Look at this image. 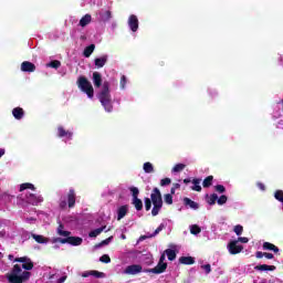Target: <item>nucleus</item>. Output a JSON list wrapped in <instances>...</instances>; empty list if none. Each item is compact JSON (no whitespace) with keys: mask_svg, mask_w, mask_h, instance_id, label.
Masks as SVG:
<instances>
[{"mask_svg":"<svg viewBox=\"0 0 283 283\" xmlns=\"http://www.w3.org/2000/svg\"><path fill=\"white\" fill-rule=\"evenodd\" d=\"M13 262H20L22 265L14 264L10 273L7 274V280L9 283H23L28 282L32 276V271L34 269V262L28 256L15 258Z\"/></svg>","mask_w":283,"mask_h":283,"instance_id":"nucleus-1","label":"nucleus"},{"mask_svg":"<svg viewBox=\"0 0 283 283\" xmlns=\"http://www.w3.org/2000/svg\"><path fill=\"white\" fill-rule=\"evenodd\" d=\"M99 103L104 107L105 112H113L114 105L112 104V94L109 93V82H104L102 85V90L97 96Z\"/></svg>","mask_w":283,"mask_h":283,"instance_id":"nucleus-2","label":"nucleus"},{"mask_svg":"<svg viewBox=\"0 0 283 283\" xmlns=\"http://www.w3.org/2000/svg\"><path fill=\"white\" fill-rule=\"evenodd\" d=\"M150 200L154 205L151 216L156 217L158 213H160V209H163V193L160 192V189H153V192L150 193Z\"/></svg>","mask_w":283,"mask_h":283,"instance_id":"nucleus-3","label":"nucleus"},{"mask_svg":"<svg viewBox=\"0 0 283 283\" xmlns=\"http://www.w3.org/2000/svg\"><path fill=\"white\" fill-rule=\"evenodd\" d=\"M77 87L81 92H84L88 98H94V86H92V82L87 80V77L80 76L77 78Z\"/></svg>","mask_w":283,"mask_h":283,"instance_id":"nucleus-4","label":"nucleus"},{"mask_svg":"<svg viewBox=\"0 0 283 283\" xmlns=\"http://www.w3.org/2000/svg\"><path fill=\"white\" fill-rule=\"evenodd\" d=\"M52 243L56 244H71L72 247H81L83 244V238L81 237H67V238H53Z\"/></svg>","mask_w":283,"mask_h":283,"instance_id":"nucleus-5","label":"nucleus"},{"mask_svg":"<svg viewBox=\"0 0 283 283\" xmlns=\"http://www.w3.org/2000/svg\"><path fill=\"white\" fill-rule=\"evenodd\" d=\"M25 202H28V205H32L33 207H36L39 205H41V202H43V197L41 195H34V193H28L25 195L24 198Z\"/></svg>","mask_w":283,"mask_h":283,"instance_id":"nucleus-6","label":"nucleus"},{"mask_svg":"<svg viewBox=\"0 0 283 283\" xmlns=\"http://www.w3.org/2000/svg\"><path fill=\"white\" fill-rule=\"evenodd\" d=\"M143 272L145 273V270H143V265L140 264H132L124 270L125 275H138V273Z\"/></svg>","mask_w":283,"mask_h":283,"instance_id":"nucleus-7","label":"nucleus"},{"mask_svg":"<svg viewBox=\"0 0 283 283\" xmlns=\"http://www.w3.org/2000/svg\"><path fill=\"white\" fill-rule=\"evenodd\" d=\"M228 251L231 255H238V253H242L244 251L243 245H238V241H230L228 244Z\"/></svg>","mask_w":283,"mask_h":283,"instance_id":"nucleus-8","label":"nucleus"},{"mask_svg":"<svg viewBox=\"0 0 283 283\" xmlns=\"http://www.w3.org/2000/svg\"><path fill=\"white\" fill-rule=\"evenodd\" d=\"M165 271H167V263L158 262L155 268L145 269L144 273H154L155 275H160V273H165Z\"/></svg>","mask_w":283,"mask_h":283,"instance_id":"nucleus-9","label":"nucleus"},{"mask_svg":"<svg viewBox=\"0 0 283 283\" xmlns=\"http://www.w3.org/2000/svg\"><path fill=\"white\" fill-rule=\"evenodd\" d=\"M66 201L69 205V209H74V207L76 206V191H74V189L69 190Z\"/></svg>","mask_w":283,"mask_h":283,"instance_id":"nucleus-10","label":"nucleus"},{"mask_svg":"<svg viewBox=\"0 0 283 283\" xmlns=\"http://www.w3.org/2000/svg\"><path fill=\"white\" fill-rule=\"evenodd\" d=\"M21 72H36V65L30 61H24L21 63Z\"/></svg>","mask_w":283,"mask_h":283,"instance_id":"nucleus-11","label":"nucleus"},{"mask_svg":"<svg viewBox=\"0 0 283 283\" xmlns=\"http://www.w3.org/2000/svg\"><path fill=\"white\" fill-rule=\"evenodd\" d=\"M128 27L132 32H138V17H136L135 14L129 15Z\"/></svg>","mask_w":283,"mask_h":283,"instance_id":"nucleus-12","label":"nucleus"},{"mask_svg":"<svg viewBox=\"0 0 283 283\" xmlns=\"http://www.w3.org/2000/svg\"><path fill=\"white\" fill-rule=\"evenodd\" d=\"M57 136L59 138H69L71 140L73 134L70 130H65L63 126L57 127Z\"/></svg>","mask_w":283,"mask_h":283,"instance_id":"nucleus-13","label":"nucleus"},{"mask_svg":"<svg viewBox=\"0 0 283 283\" xmlns=\"http://www.w3.org/2000/svg\"><path fill=\"white\" fill-rule=\"evenodd\" d=\"M129 212V206L124 205L117 209V220H123Z\"/></svg>","mask_w":283,"mask_h":283,"instance_id":"nucleus-14","label":"nucleus"},{"mask_svg":"<svg viewBox=\"0 0 283 283\" xmlns=\"http://www.w3.org/2000/svg\"><path fill=\"white\" fill-rule=\"evenodd\" d=\"M184 205H185L186 207H190V209H195V210L200 209V205H198V202L191 200V199L188 198V197H185V198H184Z\"/></svg>","mask_w":283,"mask_h":283,"instance_id":"nucleus-15","label":"nucleus"},{"mask_svg":"<svg viewBox=\"0 0 283 283\" xmlns=\"http://www.w3.org/2000/svg\"><path fill=\"white\" fill-rule=\"evenodd\" d=\"M12 115L17 120H21L25 116V112L21 107H15L12 109Z\"/></svg>","mask_w":283,"mask_h":283,"instance_id":"nucleus-16","label":"nucleus"},{"mask_svg":"<svg viewBox=\"0 0 283 283\" xmlns=\"http://www.w3.org/2000/svg\"><path fill=\"white\" fill-rule=\"evenodd\" d=\"M93 83L95 87H101L103 85V76L101 75V73H93Z\"/></svg>","mask_w":283,"mask_h":283,"instance_id":"nucleus-17","label":"nucleus"},{"mask_svg":"<svg viewBox=\"0 0 283 283\" xmlns=\"http://www.w3.org/2000/svg\"><path fill=\"white\" fill-rule=\"evenodd\" d=\"M263 250L264 251H273L274 253H280V248H277V245H275L271 242H264Z\"/></svg>","mask_w":283,"mask_h":283,"instance_id":"nucleus-18","label":"nucleus"},{"mask_svg":"<svg viewBox=\"0 0 283 283\" xmlns=\"http://www.w3.org/2000/svg\"><path fill=\"white\" fill-rule=\"evenodd\" d=\"M107 55H103L102 57L95 59V66L99 70L101 67H105V64L107 63Z\"/></svg>","mask_w":283,"mask_h":283,"instance_id":"nucleus-19","label":"nucleus"},{"mask_svg":"<svg viewBox=\"0 0 283 283\" xmlns=\"http://www.w3.org/2000/svg\"><path fill=\"white\" fill-rule=\"evenodd\" d=\"M94 50H96V45L90 44L88 46H86L84 49L83 56H85V59H90V56H92V54H94Z\"/></svg>","mask_w":283,"mask_h":283,"instance_id":"nucleus-20","label":"nucleus"},{"mask_svg":"<svg viewBox=\"0 0 283 283\" xmlns=\"http://www.w3.org/2000/svg\"><path fill=\"white\" fill-rule=\"evenodd\" d=\"M179 263L186 265L196 264V259H193V256H181Z\"/></svg>","mask_w":283,"mask_h":283,"instance_id":"nucleus-21","label":"nucleus"},{"mask_svg":"<svg viewBox=\"0 0 283 283\" xmlns=\"http://www.w3.org/2000/svg\"><path fill=\"white\" fill-rule=\"evenodd\" d=\"M200 182H202V179H200V178L192 179L193 186L191 187V190L198 191V192L202 191V186H200Z\"/></svg>","mask_w":283,"mask_h":283,"instance_id":"nucleus-22","label":"nucleus"},{"mask_svg":"<svg viewBox=\"0 0 283 283\" xmlns=\"http://www.w3.org/2000/svg\"><path fill=\"white\" fill-rule=\"evenodd\" d=\"M277 269L275 265H266V264H260L254 266L255 271H275Z\"/></svg>","mask_w":283,"mask_h":283,"instance_id":"nucleus-23","label":"nucleus"},{"mask_svg":"<svg viewBox=\"0 0 283 283\" xmlns=\"http://www.w3.org/2000/svg\"><path fill=\"white\" fill-rule=\"evenodd\" d=\"M206 202L210 205V207H213V205L218 202V195L217 193H212L210 196L206 195Z\"/></svg>","mask_w":283,"mask_h":283,"instance_id":"nucleus-24","label":"nucleus"},{"mask_svg":"<svg viewBox=\"0 0 283 283\" xmlns=\"http://www.w3.org/2000/svg\"><path fill=\"white\" fill-rule=\"evenodd\" d=\"M90 23H92V15L88 13L80 20L81 28H85L86 25H90Z\"/></svg>","mask_w":283,"mask_h":283,"instance_id":"nucleus-25","label":"nucleus"},{"mask_svg":"<svg viewBox=\"0 0 283 283\" xmlns=\"http://www.w3.org/2000/svg\"><path fill=\"white\" fill-rule=\"evenodd\" d=\"M33 240L38 242V244H48L50 241L48 238L41 235V234H32Z\"/></svg>","mask_w":283,"mask_h":283,"instance_id":"nucleus-26","label":"nucleus"},{"mask_svg":"<svg viewBox=\"0 0 283 283\" xmlns=\"http://www.w3.org/2000/svg\"><path fill=\"white\" fill-rule=\"evenodd\" d=\"M104 229H107V226L97 228L88 233L90 238H97V235H101Z\"/></svg>","mask_w":283,"mask_h":283,"instance_id":"nucleus-27","label":"nucleus"},{"mask_svg":"<svg viewBox=\"0 0 283 283\" xmlns=\"http://www.w3.org/2000/svg\"><path fill=\"white\" fill-rule=\"evenodd\" d=\"M211 185H213V176L210 175L203 179L202 187L203 189H209Z\"/></svg>","mask_w":283,"mask_h":283,"instance_id":"nucleus-28","label":"nucleus"},{"mask_svg":"<svg viewBox=\"0 0 283 283\" xmlns=\"http://www.w3.org/2000/svg\"><path fill=\"white\" fill-rule=\"evenodd\" d=\"M132 205H134L136 211H143V200L139 198L133 199Z\"/></svg>","mask_w":283,"mask_h":283,"instance_id":"nucleus-29","label":"nucleus"},{"mask_svg":"<svg viewBox=\"0 0 283 283\" xmlns=\"http://www.w3.org/2000/svg\"><path fill=\"white\" fill-rule=\"evenodd\" d=\"M25 189H31V191H36V187L30 182L22 184L20 186V191H25Z\"/></svg>","mask_w":283,"mask_h":283,"instance_id":"nucleus-30","label":"nucleus"},{"mask_svg":"<svg viewBox=\"0 0 283 283\" xmlns=\"http://www.w3.org/2000/svg\"><path fill=\"white\" fill-rule=\"evenodd\" d=\"M165 253H166V255H167V258H168V260H169L170 262H174V260H176V251H175V250L167 249V250L165 251Z\"/></svg>","mask_w":283,"mask_h":283,"instance_id":"nucleus-31","label":"nucleus"},{"mask_svg":"<svg viewBox=\"0 0 283 283\" xmlns=\"http://www.w3.org/2000/svg\"><path fill=\"white\" fill-rule=\"evenodd\" d=\"M187 167L185 164H176L172 168L174 174H180V171H184V169Z\"/></svg>","mask_w":283,"mask_h":283,"instance_id":"nucleus-32","label":"nucleus"},{"mask_svg":"<svg viewBox=\"0 0 283 283\" xmlns=\"http://www.w3.org/2000/svg\"><path fill=\"white\" fill-rule=\"evenodd\" d=\"M144 171H145V174H154V165H151V163H149V161L145 163Z\"/></svg>","mask_w":283,"mask_h":283,"instance_id":"nucleus-33","label":"nucleus"},{"mask_svg":"<svg viewBox=\"0 0 283 283\" xmlns=\"http://www.w3.org/2000/svg\"><path fill=\"white\" fill-rule=\"evenodd\" d=\"M202 229L198 224H193L190 228V233L192 235H198V233H201Z\"/></svg>","mask_w":283,"mask_h":283,"instance_id":"nucleus-34","label":"nucleus"},{"mask_svg":"<svg viewBox=\"0 0 283 283\" xmlns=\"http://www.w3.org/2000/svg\"><path fill=\"white\" fill-rule=\"evenodd\" d=\"M49 67H53V70H59L61 67V61L53 60L48 64Z\"/></svg>","mask_w":283,"mask_h":283,"instance_id":"nucleus-35","label":"nucleus"},{"mask_svg":"<svg viewBox=\"0 0 283 283\" xmlns=\"http://www.w3.org/2000/svg\"><path fill=\"white\" fill-rule=\"evenodd\" d=\"M164 200L166 205H174V196H171V193H166L164 196Z\"/></svg>","mask_w":283,"mask_h":283,"instance_id":"nucleus-36","label":"nucleus"},{"mask_svg":"<svg viewBox=\"0 0 283 283\" xmlns=\"http://www.w3.org/2000/svg\"><path fill=\"white\" fill-rule=\"evenodd\" d=\"M151 199H149V197L144 198V203H145V209L146 211H150L151 210Z\"/></svg>","mask_w":283,"mask_h":283,"instance_id":"nucleus-37","label":"nucleus"},{"mask_svg":"<svg viewBox=\"0 0 283 283\" xmlns=\"http://www.w3.org/2000/svg\"><path fill=\"white\" fill-rule=\"evenodd\" d=\"M227 200H229L227 195H222L220 198L217 199V203L220 205V206L227 205Z\"/></svg>","mask_w":283,"mask_h":283,"instance_id":"nucleus-38","label":"nucleus"},{"mask_svg":"<svg viewBox=\"0 0 283 283\" xmlns=\"http://www.w3.org/2000/svg\"><path fill=\"white\" fill-rule=\"evenodd\" d=\"M163 229H165V224L160 223V226L155 230V232L153 234H150L148 238H156V235H158V233H160V231H163Z\"/></svg>","mask_w":283,"mask_h":283,"instance_id":"nucleus-39","label":"nucleus"},{"mask_svg":"<svg viewBox=\"0 0 283 283\" xmlns=\"http://www.w3.org/2000/svg\"><path fill=\"white\" fill-rule=\"evenodd\" d=\"M130 192H132V196H133V200L138 198V193H140V190H138L137 187H130Z\"/></svg>","mask_w":283,"mask_h":283,"instance_id":"nucleus-40","label":"nucleus"},{"mask_svg":"<svg viewBox=\"0 0 283 283\" xmlns=\"http://www.w3.org/2000/svg\"><path fill=\"white\" fill-rule=\"evenodd\" d=\"M91 275H93V277H97V279L105 277V273L98 272L96 270H92Z\"/></svg>","mask_w":283,"mask_h":283,"instance_id":"nucleus-41","label":"nucleus"},{"mask_svg":"<svg viewBox=\"0 0 283 283\" xmlns=\"http://www.w3.org/2000/svg\"><path fill=\"white\" fill-rule=\"evenodd\" d=\"M57 235H60L61 238H70V235H72V232L67 230H60Z\"/></svg>","mask_w":283,"mask_h":283,"instance_id":"nucleus-42","label":"nucleus"},{"mask_svg":"<svg viewBox=\"0 0 283 283\" xmlns=\"http://www.w3.org/2000/svg\"><path fill=\"white\" fill-rule=\"evenodd\" d=\"M99 262H103L104 264H109V262H112V259L107 254H104L99 258Z\"/></svg>","mask_w":283,"mask_h":283,"instance_id":"nucleus-43","label":"nucleus"},{"mask_svg":"<svg viewBox=\"0 0 283 283\" xmlns=\"http://www.w3.org/2000/svg\"><path fill=\"white\" fill-rule=\"evenodd\" d=\"M233 231L237 235H240L244 231V228L241 224H238L234 227Z\"/></svg>","mask_w":283,"mask_h":283,"instance_id":"nucleus-44","label":"nucleus"},{"mask_svg":"<svg viewBox=\"0 0 283 283\" xmlns=\"http://www.w3.org/2000/svg\"><path fill=\"white\" fill-rule=\"evenodd\" d=\"M103 21H109L112 19V11H105L102 15Z\"/></svg>","mask_w":283,"mask_h":283,"instance_id":"nucleus-45","label":"nucleus"},{"mask_svg":"<svg viewBox=\"0 0 283 283\" xmlns=\"http://www.w3.org/2000/svg\"><path fill=\"white\" fill-rule=\"evenodd\" d=\"M168 185H171L170 178H164L160 180V187H167Z\"/></svg>","mask_w":283,"mask_h":283,"instance_id":"nucleus-46","label":"nucleus"},{"mask_svg":"<svg viewBox=\"0 0 283 283\" xmlns=\"http://www.w3.org/2000/svg\"><path fill=\"white\" fill-rule=\"evenodd\" d=\"M120 88L125 90V85H127V76L123 75L120 77V82H119Z\"/></svg>","mask_w":283,"mask_h":283,"instance_id":"nucleus-47","label":"nucleus"},{"mask_svg":"<svg viewBox=\"0 0 283 283\" xmlns=\"http://www.w3.org/2000/svg\"><path fill=\"white\" fill-rule=\"evenodd\" d=\"M214 189L218 193H224V191H227V188H224L222 185H217Z\"/></svg>","mask_w":283,"mask_h":283,"instance_id":"nucleus-48","label":"nucleus"},{"mask_svg":"<svg viewBox=\"0 0 283 283\" xmlns=\"http://www.w3.org/2000/svg\"><path fill=\"white\" fill-rule=\"evenodd\" d=\"M201 269H203V271H206L207 275H209V273H211V264L201 265Z\"/></svg>","mask_w":283,"mask_h":283,"instance_id":"nucleus-49","label":"nucleus"},{"mask_svg":"<svg viewBox=\"0 0 283 283\" xmlns=\"http://www.w3.org/2000/svg\"><path fill=\"white\" fill-rule=\"evenodd\" d=\"M235 242H241L242 244H247L249 242V238L247 237H239Z\"/></svg>","mask_w":283,"mask_h":283,"instance_id":"nucleus-50","label":"nucleus"},{"mask_svg":"<svg viewBox=\"0 0 283 283\" xmlns=\"http://www.w3.org/2000/svg\"><path fill=\"white\" fill-rule=\"evenodd\" d=\"M109 242H112V237H109V238L103 240V241L99 243V247H105V245L109 244Z\"/></svg>","mask_w":283,"mask_h":283,"instance_id":"nucleus-51","label":"nucleus"},{"mask_svg":"<svg viewBox=\"0 0 283 283\" xmlns=\"http://www.w3.org/2000/svg\"><path fill=\"white\" fill-rule=\"evenodd\" d=\"M263 258H266V260H273L274 255L273 253L264 252Z\"/></svg>","mask_w":283,"mask_h":283,"instance_id":"nucleus-52","label":"nucleus"},{"mask_svg":"<svg viewBox=\"0 0 283 283\" xmlns=\"http://www.w3.org/2000/svg\"><path fill=\"white\" fill-rule=\"evenodd\" d=\"M255 258H258V260H262V258H264V252L258 251V252L255 253Z\"/></svg>","mask_w":283,"mask_h":283,"instance_id":"nucleus-53","label":"nucleus"},{"mask_svg":"<svg viewBox=\"0 0 283 283\" xmlns=\"http://www.w3.org/2000/svg\"><path fill=\"white\" fill-rule=\"evenodd\" d=\"M65 207H67V201L65 200L60 201V208L65 209Z\"/></svg>","mask_w":283,"mask_h":283,"instance_id":"nucleus-54","label":"nucleus"},{"mask_svg":"<svg viewBox=\"0 0 283 283\" xmlns=\"http://www.w3.org/2000/svg\"><path fill=\"white\" fill-rule=\"evenodd\" d=\"M65 226H63V223H60L57 229H56V233H59L60 231H64Z\"/></svg>","mask_w":283,"mask_h":283,"instance_id":"nucleus-55","label":"nucleus"},{"mask_svg":"<svg viewBox=\"0 0 283 283\" xmlns=\"http://www.w3.org/2000/svg\"><path fill=\"white\" fill-rule=\"evenodd\" d=\"M258 187H259V189H261V191H265V189H266V186H264V184H262V182H259Z\"/></svg>","mask_w":283,"mask_h":283,"instance_id":"nucleus-56","label":"nucleus"},{"mask_svg":"<svg viewBox=\"0 0 283 283\" xmlns=\"http://www.w3.org/2000/svg\"><path fill=\"white\" fill-rule=\"evenodd\" d=\"M92 275V271H86L82 274V277H90Z\"/></svg>","mask_w":283,"mask_h":283,"instance_id":"nucleus-57","label":"nucleus"},{"mask_svg":"<svg viewBox=\"0 0 283 283\" xmlns=\"http://www.w3.org/2000/svg\"><path fill=\"white\" fill-rule=\"evenodd\" d=\"M65 280H67V276H61V277L57 280V283H64Z\"/></svg>","mask_w":283,"mask_h":283,"instance_id":"nucleus-58","label":"nucleus"},{"mask_svg":"<svg viewBox=\"0 0 283 283\" xmlns=\"http://www.w3.org/2000/svg\"><path fill=\"white\" fill-rule=\"evenodd\" d=\"M158 262L161 263V264H166V263H165V254H161V255H160Z\"/></svg>","mask_w":283,"mask_h":283,"instance_id":"nucleus-59","label":"nucleus"},{"mask_svg":"<svg viewBox=\"0 0 283 283\" xmlns=\"http://www.w3.org/2000/svg\"><path fill=\"white\" fill-rule=\"evenodd\" d=\"M189 182H192V180H191L190 178L184 179V184H185V185H189Z\"/></svg>","mask_w":283,"mask_h":283,"instance_id":"nucleus-60","label":"nucleus"},{"mask_svg":"<svg viewBox=\"0 0 283 283\" xmlns=\"http://www.w3.org/2000/svg\"><path fill=\"white\" fill-rule=\"evenodd\" d=\"M2 156H6V149L0 148V158H1Z\"/></svg>","mask_w":283,"mask_h":283,"instance_id":"nucleus-61","label":"nucleus"},{"mask_svg":"<svg viewBox=\"0 0 283 283\" xmlns=\"http://www.w3.org/2000/svg\"><path fill=\"white\" fill-rule=\"evenodd\" d=\"M172 189H175V190H176V189H180V184H174V185H172Z\"/></svg>","mask_w":283,"mask_h":283,"instance_id":"nucleus-62","label":"nucleus"},{"mask_svg":"<svg viewBox=\"0 0 283 283\" xmlns=\"http://www.w3.org/2000/svg\"><path fill=\"white\" fill-rule=\"evenodd\" d=\"M176 193V188L170 189V196H174Z\"/></svg>","mask_w":283,"mask_h":283,"instance_id":"nucleus-63","label":"nucleus"},{"mask_svg":"<svg viewBox=\"0 0 283 283\" xmlns=\"http://www.w3.org/2000/svg\"><path fill=\"white\" fill-rule=\"evenodd\" d=\"M147 238H149V237L143 235V237H140V240H147Z\"/></svg>","mask_w":283,"mask_h":283,"instance_id":"nucleus-64","label":"nucleus"}]
</instances>
